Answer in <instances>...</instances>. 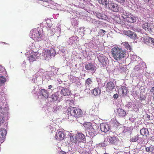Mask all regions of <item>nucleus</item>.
Instances as JSON below:
<instances>
[{
    "label": "nucleus",
    "instance_id": "f257e3e1",
    "mask_svg": "<svg viewBox=\"0 0 154 154\" xmlns=\"http://www.w3.org/2000/svg\"><path fill=\"white\" fill-rule=\"evenodd\" d=\"M111 53L114 59L117 61L122 60L125 58L127 54L126 51L117 46L112 48Z\"/></svg>",
    "mask_w": 154,
    "mask_h": 154
},
{
    "label": "nucleus",
    "instance_id": "f03ea898",
    "mask_svg": "<svg viewBox=\"0 0 154 154\" xmlns=\"http://www.w3.org/2000/svg\"><path fill=\"white\" fill-rule=\"evenodd\" d=\"M68 113L75 118H79L82 116V112L80 109L70 106L68 108Z\"/></svg>",
    "mask_w": 154,
    "mask_h": 154
},
{
    "label": "nucleus",
    "instance_id": "7ed1b4c3",
    "mask_svg": "<svg viewBox=\"0 0 154 154\" xmlns=\"http://www.w3.org/2000/svg\"><path fill=\"white\" fill-rule=\"evenodd\" d=\"M30 35L31 38L33 40L38 41L41 40L42 36V32L36 29L31 31Z\"/></svg>",
    "mask_w": 154,
    "mask_h": 154
},
{
    "label": "nucleus",
    "instance_id": "20e7f679",
    "mask_svg": "<svg viewBox=\"0 0 154 154\" xmlns=\"http://www.w3.org/2000/svg\"><path fill=\"white\" fill-rule=\"evenodd\" d=\"M83 126L85 128L86 135H93L94 133L92 124L91 122H85L83 124Z\"/></svg>",
    "mask_w": 154,
    "mask_h": 154
},
{
    "label": "nucleus",
    "instance_id": "39448f33",
    "mask_svg": "<svg viewBox=\"0 0 154 154\" xmlns=\"http://www.w3.org/2000/svg\"><path fill=\"white\" fill-rule=\"evenodd\" d=\"M85 135H72L70 137L72 142L76 143L78 142H84Z\"/></svg>",
    "mask_w": 154,
    "mask_h": 154
},
{
    "label": "nucleus",
    "instance_id": "423d86ee",
    "mask_svg": "<svg viewBox=\"0 0 154 154\" xmlns=\"http://www.w3.org/2000/svg\"><path fill=\"white\" fill-rule=\"evenodd\" d=\"M143 28L146 31H148L150 32H152V30L154 28V25L151 23L147 22L144 23L142 25Z\"/></svg>",
    "mask_w": 154,
    "mask_h": 154
},
{
    "label": "nucleus",
    "instance_id": "0eeeda50",
    "mask_svg": "<svg viewBox=\"0 0 154 154\" xmlns=\"http://www.w3.org/2000/svg\"><path fill=\"white\" fill-rule=\"evenodd\" d=\"M108 7V8L111 11L115 12H118L119 10V8L118 5L111 2H109L108 5L106 7Z\"/></svg>",
    "mask_w": 154,
    "mask_h": 154
},
{
    "label": "nucleus",
    "instance_id": "6e6552de",
    "mask_svg": "<svg viewBox=\"0 0 154 154\" xmlns=\"http://www.w3.org/2000/svg\"><path fill=\"white\" fill-rule=\"evenodd\" d=\"M97 57L99 61L103 66H104L107 64V63L108 60V59L107 57L103 55L102 54H100L97 55Z\"/></svg>",
    "mask_w": 154,
    "mask_h": 154
},
{
    "label": "nucleus",
    "instance_id": "1a4fd4ad",
    "mask_svg": "<svg viewBox=\"0 0 154 154\" xmlns=\"http://www.w3.org/2000/svg\"><path fill=\"white\" fill-rule=\"evenodd\" d=\"M123 33L125 35L130 37L131 39H135L137 38V35L136 33L130 30H124L123 32Z\"/></svg>",
    "mask_w": 154,
    "mask_h": 154
},
{
    "label": "nucleus",
    "instance_id": "9d476101",
    "mask_svg": "<svg viewBox=\"0 0 154 154\" xmlns=\"http://www.w3.org/2000/svg\"><path fill=\"white\" fill-rule=\"evenodd\" d=\"M39 54L36 52H32L28 57L29 60L30 62H32L36 60L38 57Z\"/></svg>",
    "mask_w": 154,
    "mask_h": 154
},
{
    "label": "nucleus",
    "instance_id": "9b49d317",
    "mask_svg": "<svg viewBox=\"0 0 154 154\" xmlns=\"http://www.w3.org/2000/svg\"><path fill=\"white\" fill-rule=\"evenodd\" d=\"M109 142L111 144L116 145L118 144L119 141V139L117 137L113 136L112 137L109 136Z\"/></svg>",
    "mask_w": 154,
    "mask_h": 154
},
{
    "label": "nucleus",
    "instance_id": "f8f14e48",
    "mask_svg": "<svg viewBox=\"0 0 154 154\" xmlns=\"http://www.w3.org/2000/svg\"><path fill=\"white\" fill-rule=\"evenodd\" d=\"M116 115L119 117H123L126 114V111L122 109L118 108L117 109Z\"/></svg>",
    "mask_w": 154,
    "mask_h": 154
},
{
    "label": "nucleus",
    "instance_id": "ddd939ff",
    "mask_svg": "<svg viewBox=\"0 0 154 154\" xmlns=\"http://www.w3.org/2000/svg\"><path fill=\"white\" fill-rule=\"evenodd\" d=\"M114 88L115 85L114 83L112 82H109L106 85V91L107 92H110L112 91Z\"/></svg>",
    "mask_w": 154,
    "mask_h": 154
},
{
    "label": "nucleus",
    "instance_id": "4468645a",
    "mask_svg": "<svg viewBox=\"0 0 154 154\" xmlns=\"http://www.w3.org/2000/svg\"><path fill=\"white\" fill-rule=\"evenodd\" d=\"M85 68L87 70L94 71L96 69V66L95 65L91 63H88L85 66Z\"/></svg>",
    "mask_w": 154,
    "mask_h": 154
},
{
    "label": "nucleus",
    "instance_id": "2eb2a0df",
    "mask_svg": "<svg viewBox=\"0 0 154 154\" xmlns=\"http://www.w3.org/2000/svg\"><path fill=\"white\" fill-rule=\"evenodd\" d=\"M59 96V95L57 93H55L52 94L51 96V101L55 102L58 101V102H59L60 99Z\"/></svg>",
    "mask_w": 154,
    "mask_h": 154
},
{
    "label": "nucleus",
    "instance_id": "dca6fc26",
    "mask_svg": "<svg viewBox=\"0 0 154 154\" xmlns=\"http://www.w3.org/2000/svg\"><path fill=\"white\" fill-rule=\"evenodd\" d=\"M101 130L105 133L107 132L109 129L108 125L106 124L102 123L100 125Z\"/></svg>",
    "mask_w": 154,
    "mask_h": 154
},
{
    "label": "nucleus",
    "instance_id": "f3484780",
    "mask_svg": "<svg viewBox=\"0 0 154 154\" xmlns=\"http://www.w3.org/2000/svg\"><path fill=\"white\" fill-rule=\"evenodd\" d=\"M127 20L129 23H134L136 21V17L131 14L130 13L128 15Z\"/></svg>",
    "mask_w": 154,
    "mask_h": 154
},
{
    "label": "nucleus",
    "instance_id": "a211bd4d",
    "mask_svg": "<svg viewBox=\"0 0 154 154\" xmlns=\"http://www.w3.org/2000/svg\"><path fill=\"white\" fill-rule=\"evenodd\" d=\"M47 57L54 56L55 54V51L53 49L51 50L48 49L45 51Z\"/></svg>",
    "mask_w": 154,
    "mask_h": 154
},
{
    "label": "nucleus",
    "instance_id": "6ab92c4d",
    "mask_svg": "<svg viewBox=\"0 0 154 154\" xmlns=\"http://www.w3.org/2000/svg\"><path fill=\"white\" fill-rule=\"evenodd\" d=\"M40 95H42L46 99H47L48 97V92L45 89H42L40 91Z\"/></svg>",
    "mask_w": 154,
    "mask_h": 154
},
{
    "label": "nucleus",
    "instance_id": "aec40b11",
    "mask_svg": "<svg viewBox=\"0 0 154 154\" xmlns=\"http://www.w3.org/2000/svg\"><path fill=\"white\" fill-rule=\"evenodd\" d=\"M120 91L121 92L122 95L123 96H125L127 94L128 91L127 88L125 86H122L121 87Z\"/></svg>",
    "mask_w": 154,
    "mask_h": 154
},
{
    "label": "nucleus",
    "instance_id": "412c9836",
    "mask_svg": "<svg viewBox=\"0 0 154 154\" xmlns=\"http://www.w3.org/2000/svg\"><path fill=\"white\" fill-rule=\"evenodd\" d=\"M61 94L64 96L69 95L71 92L68 88H63L61 91Z\"/></svg>",
    "mask_w": 154,
    "mask_h": 154
},
{
    "label": "nucleus",
    "instance_id": "4be33fe9",
    "mask_svg": "<svg viewBox=\"0 0 154 154\" xmlns=\"http://www.w3.org/2000/svg\"><path fill=\"white\" fill-rule=\"evenodd\" d=\"M93 93L95 96H98L101 93V90L99 88H95L93 90Z\"/></svg>",
    "mask_w": 154,
    "mask_h": 154
},
{
    "label": "nucleus",
    "instance_id": "5701e85b",
    "mask_svg": "<svg viewBox=\"0 0 154 154\" xmlns=\"http://www.w3.org/2000/svg\"><path fill=\"white\" fill-rule=\"evenodd\" d=\"M92 83V79L90 78H88L85 80V85L86 87H90V85H91Z\"/></svg>",
    "mask_w": 154,
    "mask_h": 154
},
{
    "label": "nucleus",
    "instance_id": "b1692460",
    "mask_svg": "<svg viewBox=\"0 0 154 154\" xmlns=\"http://www.w3.org/2000/svg\"><path fill=\"white\" fill-rule=\"evenodd\" d=\"M141 135H147L149 134L148 130L145 128L141 129L140 131Z\"/></svg>",
    "mask_w": 154,
    "mask_h": 154
},
{
    "label": "nucleus",
    "instance_id": "393cba45",
    "mask_svg": "<svg viewBox=\"0 0 154 154\" xmlns=\"http://www.w3.org/2000/svg\"><path fill=\"white\" fill-rule=\"evenodd\" d=\"M122 44L124 46L125 48L128 50H131V48L128 42H123Z\"/></svg>",
    "mask_w": 154,
    "mask_h": 154
},
{
    "label": "nucleus",
    "instance_id": "a878e982",
    "mask_svg": "<svg viewBox=\"0 0 154 154\" xmlns=\"http://www.w3.org/2000/svg\"><path fill=\"white\" fill-rule=\"evenodd\" d=\"M138 140V137L137 135L130 137V140L133 142L136 141Z\"/></svg>",
    "mask_w": 154,
    "mask_h": 154
},
{
    "label": "nucleus",
    "instance_id": "bb28decb",
    "mask_svg": "<svg viewBox=\"0 0 154 154\" xmlns=\"http://www.w3.org/2000/svg\"><path fill=\"white\" fill-rule=\"evenodd\" d=\"M96 15L97 17L101 19H104V16H105L104 14L98 12L96 13Z\"/></svg>",
    "mask_w": 154,
    "mask_h": 154
},
{
    "label": "nucleus",
    "instance_id": "cd10ccee",
    "mask_svg": "<svg viewBox=\"0 0 154 154\" xmlns=\"http://www.w3.org/2000/svg\"><path fill=\"white\" fill-rule=\"evenodd\" d=\"M97 1L100 4L106 6L107 5V0H97Z\"/></svg>",
    "mask_w": 154,
    "mask_h": 154
},
{
    "label": "nucleus",
    "instance_id": "c85d7f7f",
    "mask_svg": "<svg viewBox=\"0 0 154 154\" xmlns=\"http://www.w3.org/2000/svg\"><path fill=\"white\" fill-rule=\"evenodd\" d=\"M154 149V147L153 146H150L149 147H147L146 148V150L148 152H152Z\"/></svg>",
    "mask_w": 154,
    "mask_h": 154
},
{
    "label": "nucleus",
    "instance_id": "c756f323",
    "mask_svg": "<svg viewBox=\"0 0 154 154\" xmlns=\"http://www.w3.org/2000/svg\"><path fill=\"white\" fill-rule=\"evenodd\" d=\"M62 137V135H55V137L57 140L58 141H61L63 140L64 139V135Z\"/></svg>",
    "mask_w": 154,
    "mask_h": 154
},
{
    "label": "nucleus",
    "instance_id": "7c9ffc66",
    "mask_svg": "<svg viewBox=\"0 0 154 154\" xmlns=\"http://www.w3.org/2000/svg\"><path fill=\"white\" fill-rule=\"evenodd\" d=\"M7 131L4 128L0 129V135H6Z\"/></svg>",
    "mask_w": 154,
    "mask_h": 154
},
{
    "label": "nucleus",
    "instance_id": "2f4dec72",
    "mask_svg": "<svg viewBox=\"0 0 154 154\" xmlns=\"http://www.w3.org/2000/svg\"><path fill=\"white\" fill-rule=\"evenodd\" d=\"M6 81V79L3 76H0V85L4 83Z\"/></svg>",
    "mask_w": 154,
    "mask_h": 154
},
{
    "label": "nucleus",
    "instance_id": "473e14b6",
    "mask_svg": "<svg viewBox=\"0 0 154 154\" xmlns=\"http://www.w3.org/2000/svg\"><path fill=\"white\" fill-rule=\"evenodd\" d=\"M106 31L102 29H100V30L98 34V35L100 36H103L104 34H103Z\"/></svg>",
    "mask_w": 154,
    "mask_h": 154
},
{
    "label": "nucleus",
    "instance_id": "72a5a7b5",
    "mask_svg": "<svg viewBox=\"0 0 154 154\" xmlns=\"http://www.w3.org/2000/svg\"><path fill=\"white\" fill-rule=\"evenodd\" d=\"M6 135H0V144L2 143L5 140Z\"/></svg>",
    "mask_w": 154,
    "mask_h": 154
},
{
    "label": "nucleus",
    "instance_id": "f704fd0d",
    "mask_svg": "<svg viewBox=\"0 0 154 154\" xmlns=\"http://www.w3.org/2000/svg\"><path fill=\"white\" fill-rule=\"evenodd\" d=\"M147 39H148L149 42L152 44H153L154 43V39L153 38L148 37Z\"/></svg>",
    "mask_w": 154,
    "mask_h": 154
},
{
    "label": "nucleus",
    "instance_id": "c9c22d12",
    "mask_svg": "<svg viewBox=\"0 0 154 154\" xmlns=\"http://www.w3.org/2000/svg\"><path fill=\"white\" fill-rule=\"evenodd\" d=\"M129 14H127V13H123V14L122 15V17L124 19H126V20L127 19L128 15Z\"/></svg>",
    "mask_w": 154,
    "mask_h": 154
},
{
    "label": "nucleus",
    "instance_id": "e433bc0d",
    "mask_svg": "<svg viewBox=\"0 0 154 154\" xmlns=\"http://www.w3.org/2000/svg\"><path fill=\"white\" fill-rule=\"evenodd\" d=\"M40 1H42L43 2H46L48 3H53V1L51 0H39Z\"/></svg>",
    "mask_w": 154,
    "mask_h": 154
},
{
    "label": "nucleus",
    "instance_id": "4c0bfd02",
    "mask_svg": "<svg viewBox=\"0 0 154 154\" xmlns=\"http://www.w3.org/2000/svg\"><path fill=\"white\" fill-rule=\"evenodd\" d=\"M146 98V96L145 95H141L140 97V99L141 100H145Z\"/></svg>",
    "mask_w": 154,
    "mask_h": 154
},
{
    "label": "nucleus",
    "instance_id": "58836bf2",
    "mask_svg": "<svg viewBox=\"0 0 154 154\" xmlns=\"http://www.w3.org/2000/svg\"><path fill=\"white\" fill-rule=\"evenodd\" d=\"M5 121V120L4 119V118H0V126H1L2 124Z\"/></svg>",
    "mask_w": 154,
    "mask_h": 154
},
{
    "label": "nucleus",
    "instance_id": "ea45409f",
    "mask_svg": "<svg viewBox=\"0 0 154 154\" xmlns=\"http://www.w3.org/2000/svg\"><path fill=\"white\" fill-rule=\"evenodd\" d=\"M116 1L117 2L120 4H122L124 3L125 1V0H116Z\"/></svg>",
    "mask_w": 154,
    "mask_h": 154
},
{
    "label": "nucleus",
    "instance_id": "a19ab883",
    "mask_svg": "<svg viewBox=\"0 0 154 154\" xmlns=\"http://www.w3.org/2000/svg\"><path fill=\"white\" fill-rule=\"evenodd\" d=\"M57 134L58 135H64V133L62 131H59L58 133H56V135Z\"/></svg>",
    "mask_w": 154,
    "mask_h": 154
},
{
    "label": "nucleus",
    "instance_id": "79ce46f5",
    "mask_svg": "<svg viewBox=\"0 0 154 154\" xmlns=\"http://www.w3.org/2000/svg\"><path fill=\"white\" fill-rule=\"evenodd\" d=\"M150 92H152L153 94V95H154V87H152L150 90Z\"/></svg>",
    "mask_w": 154,
    "mask_h": 154
},
{
    "label": "nucleus",
    "instance_id": "37998d69",
    "mask_svg": "<svg viewBox=\"0 0 154 154\" xmlns=\"http://www.w3.org/2000/svg\"><path fill=\"white\" fill-rule=\"evenodd\" d=\"M113 97L114 98H117L118 97V95L117 94H116L113 95Z\"/></svg>",
    "mask_w": 154,
    "mask_h": 154
},
{
    "label": "nucleus",
    "instance_id": "c03bdc74",
    "mask_svg": "<svg viewBox=\"0 0 154 154\" xmlns=\"http://www.w3.org/2000/svg\"><path fill=\"white\" fill-rule=\"evenodd\" d=\"M116 125H117V126H121V124H120L119 122H117L116 123Z\"/></svg>",
    "mask_w": 154,
    "mask_h": 154
},
{
    "label": "nucleus",
    "instance_id": "a18cd8bd",
    "mask_svg": "<svg viewBox=\"0 0 154 154\" xmlns=\"http://www.w3.org/2000/svg\"><path fill=\"white\" fill-rule=\"evenodd\" d=\"M60 154H66V153L64 151H62L60 152Z\"/></svg>",
    "mask_w": 154,
    "mask_h": 154
},
{
    "label": "nucleus",
    "instance_id": "49530a36",
    "mask_svg": "<svg viewBox=\"0 0 154 154\" xmlns=\"http://www.w3.org/2000/svg\"><path fill=\"white\" fill-rule=\"evenodd\" d=\"M78 133L76 134V135L78 134V135H84L83 134H82V133H79L78 132H77Z\"/></svg>",
    "mask_w": 154,
    "mask_h": 154
},
{
    "label": "nucleus",
    "instance_id": "de8ad7c7",
    "mask_svg": "<svg viewBox=\"0 0 154 154\" xmlns=\"http://www.w3.org/2000/svg\"><path fill=\"white\" fill-rule=\"evenodd\" d=\"M48 89H51V88L52 87V86L51 85H50L48 86Z\"/></svg>",
    "mask_w": 154,
    "mask_h": 154
},
{
    "label": "nucleus",
    "instance_id": "09e8293b",
    "mask_svg": "<svg viewBox=\"0 0 154 154\" xmlns=\"http://www.w3.org/2000/svg\"><path fill=\"white\" fill-rule=\"evenodd\" d=\"M119 68H120V69H122V70H123V71H124V68H122V67H119Z\"/></svg>",
    "mask_w": 154,
    "mask_h": 154
},
{
    "label": "nucleus",
    "instance_id": "8fccbe9b",
    "mask_svg": "<svg viewBox=\"0 0 154 154\" xmlns=\"http://www.w3.org/2000/svg\"><path fill=\"white\" fill-rule=\"evenodd\" d=\"M147 118L148 119H149L150 118V116L149 115H147Z\"/></svg>",
    "mask_w": 154,
    "mask_h": 154
},
{
    "label": "nucleus",
    "instance_id": "3c124183",
    "mask_svg": "<svg viewBox=\"0 0 154 154\" xmlns=\"http://www.w3.org/2000/svg\"><path fill=\"white\" fill-rule=\"evenodd\" d=\"M53 29L52 31L53 32V33H54V32H55V30L54 29Z\"/></svg>",
    "mask_w": 154,
    "mask_h": 154
},
{
    "label": "nucleus",
    "instance_id": "603ef678",
    "mask_svg": "<svg viewBox=\"0 0 154 154\" xmlns=\"http://www.w3.org/2000/svg\"><path fill=\"white\" fill-rule=\"evenodd\" d=\"M85 153H86V152H82V154H85Z\"/></svg>",
    "mask_w": 154,
    "mask_h": 154
},
{
    "label": "nucleus",
    "instance_id": "864d4df0",
    "mask_svg": "<svg viewBox=\"0 0 154 154\" xmlns=\"http://www.w3.org/2000/svg\"><path fill=\"white\" fill-rule=\"evenodd\" d=\"M2 107L1 106H0V109H2Z\"/></svg>",
    "mask_w": 154,
    "mask_h": 154
},
{
    "label": "nucleus",
    "instance_id": "5fc2aeb1",
    "mask_svg": "<svg viewBox=\"0 0 154 154\" xmlns=\"http://www.w3.org/2000/svg\"><path fill=\"white\" fill-rule=\"evenodd\" d=\"M48 26L49 27H51V26H50V25H49V26L48 25Z\"/></svg>",
    "mask_w": 154,
    "mask_h": 154
},
{
    "label": "nucleus",
    "instance_id": "6e6d98bb",
    "mask_svg": "<svg viewBox=\"0 0 154 154\" xmlns=\"http://www.w3.org/2000/svg\"><path fill=\"white\" fill-rule=\"evenodd\" d=\"M3 43H4L5 44H8V43H6L5 42H2Z\"/></svg>",
    "mask_w": 154,
    "mask_h": 154
},
{
    "label": "nucleus",
    "instance_id": "4d7b16f0",
    "mask_svg": "<svg viewBox=\"0 0 154 154\" xmlns=\"http://www.w3.org/2000/svg\"><path fill=\"white\" fill-rule=\"evenodd\" d=\"M132 57L131 58V59L132 60H133V59H132Z\"/></svg>",
    "mask_w": 154,
    "mask_h": 154
}]
</instances>
